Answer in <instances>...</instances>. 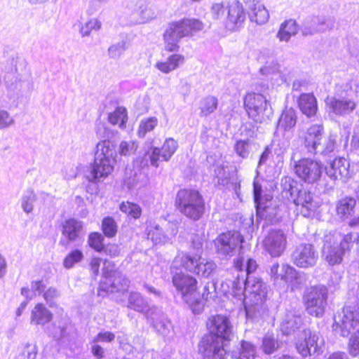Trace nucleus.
Masks as SVG:
<instances>
[{
  "label": "nucleus",
  "mask_w": 359,
  "mask_h": 359,
  "mask_svg": "<svg viewBox=\"0 0 359 359\" xmlns=\"http://www.w3.org/2000/svg\"><path fill=\"white\" fill-rule=\"evenodd\" d=\"M299 107L302 112L308 117L313 116L317 111V102L311 94H303L299 99Z\"/></svg>",
  "instance_id": "473e14b6"
},
{
  "label": "nucleus",
  "mask_w": 359,
  "mask_h": 359,
  "mask_svg": "<svg viewBox=\"0 0 359 359\" xmlns=\"http://www.w3.org/2000/svg\"><path fill=\"white\" fill-rule=\"evenodd\" d=\"M114 146L109 140L99 142L95 152V166L91 174L99 180L111 174L115 163Z\"/></svg>",
  "instance_id": "6e6552de"
},
{
  "label": "nucleus",
  "mask_w": 359,
  "mask_h": 359,
  "mask_svg": "<svg viewBox=\"0 0 359 359\" xmlns=\"http://www.w3.org/2000/svg\"><path fill=\"white\" fill-rule=\"evenodd\" d=\"M53 319V313L43 303H37L31 311L30 321L34 325H44Z\"/></svg>",
  "instance_id": "c756f323"
},
{
  "label": "nucleus",
  "mask_w": 359,
  "mask_h": 359,
  "mask_svg": "<svg viewBox=\"0 0 359 359\" xmlns=\"http://www.w3.org/2000/svg\"><path fill=\"white\" fill-rule=\"evenodd\" d=\"M221 292L224 295L231 294L239 306H244L248 318H257L260 311L267 312L263 303L266 299V285L259 278L250 280L248 277L244 281L240 278L236 280H226L221 284Z\"/></svg>",
  "instance_id": "f257e3e1"
},
{
  "label": "nucleus",
  "mask_w": 359,
  "mask_h": 359,
  "mask_svg": "<svg viewBox=\"0 0 359 359\" xmlns=\"http://www.w3.org/2000/svg\"><path fill=\"white\" fill-rule=\"evenodd\" d=\"M13 122L12 118L6 111L0 110V128H6Z\"/></svg>",
  "instance_id": "0e129e2a"
},
{
  "label": "nucleus",
  "mask_w": 359,
  "mask_h": 359,
  "mask_svg": "<svg viewBox=\"0 0 359 359\" xmlns=\"http://www.w3.org/2000/svg\"><path fill=\"white\" fill-rule=\"evenodd\" d=\"M324 127L321 124H313L309 126L302 137V140L307 151L312 154L314 149L323 140Z\"/></svg>",
  "instance_id": "a878e982"
},
{
  "label": "nucleus",
  "mask_w": 359,
  "mask_h": 359,
  "mask_svg": "<svg viewBox=\"0 0 359 359\" xmlns=\"http://www.w3.org/2000/svg\"><path fill=\"white\" fill-rule=\"evenodd\" d=\"M244 106L249 117L257 123L269 120L273 114L269 102L260 93L248 92L244 97Z\"/></svg>",
  "instance_id": "1a4fd4ad"
},
{
  "label": "nucleus",
  "mask_w": 359,
  "mask_h": 359,
  "mask_svg": "<svg viewBox=\"0 0 359 359\" xmlns=\"http://www.w3.org/2000/svg\"><path fill=\"white\" fill-rule=\"evenodd\" d=\"M323 170L320 161L310 158H303L294 163V171L297 176L308 184L318 182L322 176Z\"/></svg>",
  "instance_id": "4468645a"
},
{
  "label": "nucleus",
  "mask_w": 359,
  "mask_h": 359,
  "mask_svg": "<svg viewBox=\"0 0 359 359\" xmlns=\"http://www.w3.org/2000/svg\"><path fill=\"white\" fill-rule=\"evenodd\" d=\"M158 123V120L155 116L142 118L139 124L137 134L139 137L143 138L147 133L153 131Z\"/></svg>",
  "instance_id": "58836bf2"
},
{
  "label": "nucleus",
  "mask_w": 359,
  "mask_h": 359,
  "mask_svg": "<svg viewBox=\"0 0 359 359\" xmlns=\"http://www.w3.org/2000/svg\"><path fill=\"white\" fill-rule=\"evenodd\" d=\"M297 25L294 20H286L280 25V29L277 34V37L280 41L287 42L292 36L297 34Z\"/></svg>",
  "instance_id": "c9c22d12"
},
{
  "label": "nucleus",
  "mask_w": 359,
  "mask_h": 359,
  "mask_svg": "<svg viewBox=\"0 0 359 359\" xmlns=\"http://www.w3.org/2000/svg\"><path fill=\"white\" fill-rule=\"evenodd\" d=\"M37 348L35 344H27L24 346L19 354V359H36Z\"/></svg>",
  "instance_id": "4d7b16f0"
},
{
  "label": "nucleus",
  "mask_w": 359,
  "mask_h": 359,
  "mask_svg": "<svg viewBox=\"0 0 359 359\" xmlns=\"http://www.w3.org/2000/svg\"><path fill=\"white\" fill-rule=\"evenodd\" d=\"M257 357L256 347L252 343L247 341H241L240 349L241 359H255Z\"/></svg>",
  "instance_id": "49530a36"
},
{
  "label": "nucleus",
  "mask_w": 359,
  "mask_h": 359,
  "mask_svg": "<svg viewBox=\"0 0 359 359\" xmlns=\"http://www.w3.org/2000/svg\"><path fill=\"white\" fill-rule=\"evenodd\" d=\"M46 286L42 280H34L31 283V289L25 287L21 289V294L25 297L27 300L32 299L30 295L31 290L34 292L41 293L44 291Z\"/></svg>",
  "instance_id": "09e8293b"
},
{
  "label": "nucleus",
  "mask_w": 359,
  "mask_h": 359,
  "mask_svg": "<svg viewBox=\"0 0 359 359\" xmlns=\"http://www.w3.org/2000/svg\"><path fill=\"white\" fill-rule=\"evenodd\" d=\"M318 259V252L314 246L309 243L299 245L292 254L294 264L300 268L313 266Z\"/></svg>",
  "instance_id": "6ab92c4d"
},
{
  "label": "nucleus",
  "mask_w": 359,
  "mask_h": 359,
  "mask_svg": "<svg viewBox=\"0 0 359 359\" xmlns=\"http://www.w3.org/2000/svg\"><path fill=\"white\" fill-rule=\"evenodd\" d=\"M317 21L319 22V25L317 27H313L312 31H310L305 27L303 30V34L304 35L312 34L315 32H325V30L327 29L328 26L324 22L323 20H320L319 19H318Z\"/></svg>",
  "instance_id": "680f3d73"
},
{
  "label": "nucleus",
  "mask_w": 359,
  "mask_h": 359,
  "mask_svg": "<svg viewBox=\"0 0 359 359\" xmlns=\"http://www.w3.org/2000/svg\"><path fill=\"white\" fill-rule=\"evenodd\" d=\"M104 238L99 233H91V248L98 252H103L105 246L103 244Z\"/></svg>",
  "instance_id": "052dcab7"
},
{
  "label": "nucleus",
  "mask_w": 359,
  "mask_h": 359,
  "mask_svg": "<svg viewBox=\"0 0 359 359\" xmlns=\"http://www.w3.org/2000/svg\"><path fill=\"white\" fill-rule=\"evenodd\" d=\"M261 71L263 72V74H271V73L273 74L272 79H280L281 82L285 81V76L279 71L276 72L275 70H273L271 72L269 68L266 66L262 68Z\"/></svg>",
  "instance_id": "338daca9"
},
{
  "label": "nucleus",
  "mask_w": 359,
  "mask_h": 359,
  "mask_svg": "<svg viewBox=\"0 0 359 359\" xmlns=\"http://www.w3.org/2000/svg\"><path fill=\"white\" fill-rule=\"evenodd\" d=\"M236 153L243 158H245L250 154V142L248 140L237 141L234 146Z\"/></svg>",
  "instance_id": "13d9d810"
},
{
  "label": "nucleus",
  "mask_w": 359,
  "mask_h": 359,
  "mask_svg": "<svg viewBox=\"0 0 359 359\" xmlns=\"http://www.w3.org/2000/svg\"><path fill=\"white\" fill-rule=\"evenodd\" d=\"M243 241V237L240 232L229 231L220 233L214 241V244L219 257L229 258L239 251Z\"/></svg>",
  "instance_id": "9b49d317"
},
{
  "label": "nucleus",
  "mask_w": 359,
  "mask_h": 359,
  "mask_svg": "<svg viewBox=\"0 0 359 359\" xmlns=\"http://www.w3.org/2000/svg\"><path fill=\"white\" fill-rule=\"evenodd\" d=\"M262 348L266 354H271L278 348V341L273 334H266L262 340Z\"/></svg>",
  "instance_id": "3c124183"
},
{
  "label": "nucleus",
  "mask_w": 359,
  "mask_h": 359,
  "mask_svg": "<svg viewBox=\"0 0 359 359\" xmlns=\"http://www.w3.org/2000/svg\"><path fill=\"white\" fill-rule=\"evenodd\" d=\"M325 102L329 111L337 115L348 114L356 107V102L350 94L338 98L327 97Z\"/></svg>",
  "instance_id": "393cba45"
},
{
  "label": "nucleus",
  "mask_w": 359,
  "mask_h": 359,
  "mask_svg": "<svg viewBox=\"0 0 359 359\" xmlns=\"http://www.w3.org/2000/svg\"><path fill=\"white\" fill-rule=\"evenodd\" d=\"M217 107V99L214 96H208L201 101V116H207L213 113Z\"/></svg>",
  "instance_id": "ea45409f"
},
{
  "label": "nucleus",
  "mask_w": 359,
  "mask_h": 359,
  "mask_svg": "<svg viewBox=\"0 0 359 359\" xmlns=\"http://www.w3.org/2000/svg\"><path fill=\"white\" fill-rule=\"evenodd\" d=\"M102 230L105 236L113 238L116 235L118 225L111 217H106L102 219Z\"/></svg>",
  "instance_id": "37998d69"
},
{
  "label": "nucleus",
  "mask_w": 359,
  "mask_h": 359,
  "mask_svg": "<svg viewBox=\"0 0 359 359\" xmlns=\"http://www.w3.org/2000/svg\"><path fill=\"white\" fill-rule=\"evenodd\" d=\"M175 205L182 214L193 220L199 219L204 212L203 197L194 189L180 190L176 196Z\"/></svg>",
  "instance_id": "423d86ee"
},
{
  "label": "nucleus",
  "mask_w": 359,
  "mask_h": 359,
  "mask_svg": "<svg viewBox=\"0 0 359 359\" xmlns=\"http://www.w3.org/2000/svg\"><path fill=\"white\" fill-rule=\"evenodd\" d=\"M248 15L252 22L258 25L266 23L269 19V13L264 5L260 1L253 0L248 4Z\"/></svg>",
  "instance_id": "c85d7f7f"
},
{
  "label": "nucleus",
  "mask_w": 359,
  "mask_h": 359,
  "mask_svg": "<svg viewBox=\"0 0 359 359\" xmlns=\"http://www.w3.org/2000/svg\"><path fill=\"white\" fill-rule=\"evenodd\" d=\"M292 135H278V132L274 133V137L271 144V149L278 158V161H282L283 155L287 151L290 140Z\"/></svg>",
  "instance_id": "7c9ffc66"
},
{
  "label": "nucleus",
  "mask_w": 359,
  "mask_h": 359,
  "mask_svg": "<svg viewBox=\"0 0 359 359\" xmlns=\"http://www.w3.org/2000/svg\"><path fill=\"white\" fill-rule=\"evenodd\" d=\"M207 327L212 337L203 339L199 344L203 359H226L225 346L234 332L229 317L222 314L212 316L207 321Z\"/></svg>",
  "instance_id": "f03ea898"
},
{
  "label": "nucleus",
  "mask_w": 359,
  "mask_h": 359,
  "mask_svg": "<svg viewBox=\"0 0 359 359\" xmlns=\"http://www.w3.org/2000/svg\"><path fill=\"white\" fill-rule=\"evenodd\" d=\"M200 293L203 310L204 306V302L214 299L217 297L215 284L210 282L206 283L203 288L202 292H200Z\"/></svg>",
  "instance_id": "8fccbe9b"
},
{
  "label": "nucleus",
  "mask_w": 359,
  "mask_h": 359,
  "mask_svg": "<svg viewBox=\"0 0 359 359\" xmlns=\"http://www.w3.org/2000/svg\"><path fill=\"white\" fill-rule=\"evenodd\" d=\"M254 198L256 204L257 215L260 219H264L265 224L276 223L279 220L278 210L272 201L271 195H261V186L256 182H254Z\"/></svg>",
  "instance_id": "ddd939ff"
},
{
  "label": "nucleus",
  "mask_w": 359,
  "mask_h": 359,
  "mask_svg": "<svg viewBox=\"0 0 359 359\" xmlns=\"http://www.w3.org/2000/svg\"><path fill=\"white\" fill-rule=\"evenodd\" d=\"M83 254L79 250H74L68 253L63 260V265L67 269H70L83 259Z\"/></svg>",
  "instance_id": "603ef678"
},
{
  "label": "nucleus",
  "mask_w": 359,
  "mask_h": 359,
  "mask_svg": "<svg viewBox=\"0 0 359 359\" xmlns=\"http://www.w3.org/2000/svg\"><path fill=\"white\" fill-rule=\"evenodd\" d=\"M355 200L346 197L340 200L337 205V215L342 219H346L354 213Z\"/></svg>",
  "instance_id": "f704fd0d"
},
{
  "label": "nucleus",
  "mask_w": 359,
  "mask_h": 359,
  "mask_svg": "<svg viewBox=\"0 0 359 359\" xmlns=\"http://www.w3.org/2000/svg\"><path fill=\"white\" fill-rule=\"evenodd\" d=\"M202 252L196 253L179 252L173 260L172 267H182L203 278L209 277L216 268V264L210 260L202 257Z\"/></svg>",
  "instance_id": "39448f33"
},
{
  "label": "nucleus",
  "mask_w": 359,
  "mask_h": 359,
  "mask_svg": "<svg viewBox=\"0 0 359 359\" xmlns=\"http://www.w3.org/2000/svg\"><path fill=\"white\" fill-rule=\"evenodd\" d=\"M235 268L240 271H242L245 270L246 273L248 276H249L251 273L254 272L257 267V264L255 262V260L252 259H248L245 262L243 258H238L235 262Z\"/></svg>",
  "instance_id": "de8ad7c7"
},
{
  "label": "nucleus",
  "mask_w": 359,
  "mask_h": 359,
  "mask_svg": "<svg viewBox=\"0 0 359 359\" xmlns=\"http://www.w3.org/2000/svg\"><path fill=\"white\" fill-rule=\"evenodd\" d=\"M103 252L110 256H116L119 254V248L117 245L111 244L105 246Z\"/></svg>",
  "instance_id": "774afa93"
},
{
  "label": "nucleus",
  "mask_w": 359,
  "mask_h": 359,
  "mask_svg": "<svg viewBox=\"0 0 359 359\" xmlns=\"http://www.w3.org/2000/svg\"><path fill=\"white\" fill-rule=\"evenodd\" d=\"M293 201L297 210L306 217L313 216L320 205L319 202L305 190H300Z\"/></svg>",
  "instance_id": "4be33fe9"
},
{
  "label": "nucleus",
  "mask_w": 359,
  "mask_h": 359,
  "mask_svg": "<svg viewBox=\"0 0 359 359\" xmlns=\"http://www.w3.org/2000/svg\"><path fill=\"white\" fill-rule=\"evenodd\" d=\"M154 327L163 336H168L172 329L171 323L166 318H161L153 323Z\"/></svg>",
  "instance_id": "6e6d98bb"
},
{
  "label": "nucleus",
  "mask_w": 359,
  "mask_h": 359,
  "mask_svg": "<svg viewBox=\"0 0 359 359\" xmlns=\"http://www.w3.org/2000/svg\"><path fill=\"white\" fill-rule=\"evenodd\" d=\"M327 291L323 285L311 287L304 295L307 312L316 317L323 316L327 305Z\"/></svg>",
  "instance_id": "2eb2a0df"
},
{
  "label": "nucleus",
  "mask_w": 359,
  "mask_h": 359,
  "mask_svg": "<svg viewBox=\"0 0 359 359\" xmlns=\"http://www.w3.org/2000/svg\"><path fill=\"white\" fill-rule=\"evenodd\" d=\"M62 235L63 239L60 241V244L66 246L70 242L81 240L84 231L83 224L74 218H69L62 223Z\"/></svg>",
  "instance_id": "412c9836"
},
{
  "label": "nucleus",
  "mask_w": 359,
  "mask_h": 359,
  "mask_svg": "<svg viewBox=\"0 0 359 359\" xmlns=\"http://www.w3.org/2000/svg\"><path fill=\"white\" fill-rule=\"evenodd\" d=\"M123 6L126 12L132 15L133 20L136 24L149 22L156 16L155 11L149 7L144 0L126 1Z\"/></svg>",
  "instance_id": "dca6fc26"
},
{
  "label": "nucleus",
  "mask_w": 359,
  "mask_h": 359,
  "mask_svg": "<svg viewBox=\"0 0 359 359\" xmlns=\"http://www.w3.org/2000/svg\"><path fill=\"white\" fill-rule=\"evenodd\" d=\"M349 167L350 163L346 158L337 157L327 165L325 172L331 179L346 180L351 176Z\"/></svg>",
  "instance_id": "b1692460"
},
{
  "label": "nucleus",
  "mask_w": 359,
  "mask_h": 359,
  "mask_svg": "<svg viewBox=\"0 0 359 359\" xmlns=\"http://www.w3.org/2000/svg\"><path fill=\"white\" fill-rule=\"evenodd\" d=\"M58 295L57 290L54 287H49L46 291H43V297L46 302H52Z\"/></svg>",
  "instance_id": "69168bd1"
},
{
  "label": "nucleus",
  "mask_w": 359,
  "mask_h": 359,
  "mask_svg": "<svg viewBox=\"0 0 359 359\" xmlns=\"http://www.w3.org/2000/svg\"><path fill=\"white\" fill-rule=\"evenodd\" d=\"M119 208L122 212L134 219H138L142 214L141 208L137 204L131 202L121 203Z\"/></svg>",
  "instance_id": "c03bdc74"
},
{
  "label": "nucleus",
  "mask_w": 359,
  "mask_h": 359,
  "mask_svg": "<svg viewBox=\"0 0 359 359\" xmlns=\"http://www.w3.org/2000/svg\"><path fill=\"white\" fill-rule=\"evenodd\" d=\"M297 123V114L292 108H286L282 112L275 132L278 135H290L293 136L292 130Z\"/></svg>",
  "instance_id": "bb28decb"
},
{
  "label": "nucleus",
  "mask_w": 359,
  "mask_h": 359,
  "mask_svg": "<svg viewBox=\"0 0 359 359\" xmlns=\"http://www.w3.org/2000/svg\"><path fill=\"white\" fill-rule=\"evenodd\" d=\"M332 329L337 334L350 336L348 351L351 356L359 358V306H344L334 316Z\"/></svg>",
  "instance_id": "7ed1b4c3"
},
{
  "label": "nucleus",
  "mask_w": 359,
  "mask_h": 359,
  "mask_svg": "<svg viewBox=\"0 0 359 359\" xmlns=\"http://www.w3.org/2000/svg\"><path fill=\"white\" fill-rule=\"evenodd\" d=\"M109 122L112 125H117L120 128H126V123L128 121L127 110L123 107H118L116 109L108 115Z\"/></svg>",
  "instance_id": "e433bc0d"
},
{
  "label": "nucleus",
  "mask_w": 359,
  "mask_h": 359,
  "mask_svg": "<svg viewBox=\"0 0 359 359\" xmlns=\"http://www.w3.org/2000/svg\"><path fill=\"white\" fill-rule=\"evenodd\" d=\"M298 353L304 357L323 352L324 339L320 334L309 329L299 332L295 341Z\"/></svg>",
  "instance_id": "f8f14e48"
},
{
  "label": "nucleus",
  "mask_w": 359,
  "mask_h": 359,
  "mask_svg": "<svg viewBox=\"0 0 359 359\" xmlns=\"http://www.w3.org/2000/svg\"><path fill=\"white\" fill-rule=\"evenodd\" d=\"M127 49L126 42L121 41L111 45L108 49V55L111 58L118 59Z\"/></svg>",
  "instance_id": "864d4df0"
},
{
  "label": "nucleus",
  "mask_w": 359,
  "mask_h": 359,
  "mask_svg": "<svg viewBox=\"0 0 359 359\" xmlns=\"http://www.w3.org/2000/svg\"><path fill=\"white\" fill-rule=\"evenodd\" d=\"M352 241V235L342 236L337 232L325 236L323 256L330 265L340 264L343 255L348 250Z\"/></svg>",
  "instance_id": "0eeeda50"
},
{
  "label": "nucleus",
  "mask_w": 359,
  "mask_h": 359,
  "mask_svg": "<svg viewBox=\"0 0 359 359\" xmlns=\"http://www.w3.org/2000/svg\"><path fill=\"white\" fill-rule=\"evenodd\" d=\"M128 306L135 311L143 312L147 308V304L140 293L131 292L128 299Z\"/></svg>",
  "instance_id": "79ce46f5"
},
{
  "label": "nucleus",
  "mask_w": 359,
  "mask_h": 359,
  "mask_svg": "<svg viewBox=\"0 0 359 359\" xmlns=\"http://www.w3.org/2000/svg\"><path fill=\"white\" fill-rule=\"evenodd\" d=\"M114 338V334L110 332H100L95 337V341L110 342Z\"/></svg>",
  "instance_id": "e2e57ef3"
},
{
  "label": "nucleus",
  "mask_w": 359,
  "mask_h": 359,
  "mask_svg": "<svg viewBox=\"0 0 359 359\" xmlns=\"http://www.w3.org/2000/svg\"><path fill=\"white\" fill-rule=\"evenodd\" d=\"M137 147L138 144L135 140H123L118 145V152L121 156H129L136 151Z\"/></svg>",
  "instance_id": "a18cd8bd"
},
{
  "label": "nucleus",
  "mask_w": 359,
  "mask_h": 359,
  "mask_svg": "<svg viewBox=\"0 0 359 359\" xmlns=\"http://www.w3.org/2000/svg\"><path fill=\"white\" fill-rule=\"evenodd\" d=\"M109 281L111 283V288L105 289L111 292L125 291L127 290L129 284V280L125 276L119 273L114 276L113 280L109 278Z\"/></svg>",
  "instance_id": "a19ab883"
},
{
  "label": "nucleus",
  "mask_w": 359,
  "mask_h": 359,
  "mask_svg": "<svg viewBox=\"0 0 359 359\" xmlns=\"http://www.w3.org/2000/svg\"><path fill=\"white\" fill-rule=\"evenodd\" d=\"M184 62V57L180 54H172L165 60L156 62L155 67L163 74H169L177 69Z\"/></svg>",
  "instance_id": "2f4dec72"
},
{
  "label": "nucleus",
  "mask_w": 359,
  "mask_h": 359,
  "mask_svg": "<svg viewBox=\"0 0 359 359\" xmlns=\"http://www.w3.org/2000/svg\"><path fill=\"white\" fill-rule=\"evenodd\" d=\"M183 21L189 35L201 31L204 27L203 23L198 19L186 18Z\"/></svg>",
  "instance_id": "5fc2aeb1"
},
{
  "label": "nucleus",
  "mask_w": 359,
  "mask_h": 359,
  "mask_svg": "<svg viewBox=\"0 0 359 359\" xmlns=\"http://www.w3.org/2000/svg\"><path fill=\"white\" fill-rule=\"evenodd\" d=\"M286 244V236L283 231L275 229L270 231L262 242L264 250L274 257L283 253Z\"/></svg>",
  "instance_id": "aec40b11"
},
{
  "label": "nucleus",
  "mask_w": 359,
  "mask_h": 359,
  "mask_svg": "<svg viewBox=\"0 0 359 359\" xmlns=\"http://www.w3.org/2000/svg\"><path fill=\"white\" fill-rule=\"evenodd\" d=\"M269 274L274 282L283 281L292 290L299 287L305 281L304 274L287 264L280 266L278 262L273 263Z\"/></svg>",
  "instance_id": "9d476101"
},
{
  "label": "nucleus",
  "mask_w": 359,
  "mask_h": 359,
  "mask_svg": "<svg viewBox=\"0 0 359 359\" xmlns=\"http://www.w3.org/2000/svg\"><path fill=\"white\" fill-rule=\"evenodd\" d=\"M302 325V318L299 312L295 309L287 311L283 316L280 330L285 334L294 332Z\"/></svg>",
  "instance_id": "cd10ccee"
},
{
  "label": "nucleus",
  "mask_w": 359,
  "mask_h": 359,
  "mask_svg": "<svg viewBox=\"0 0 359 359\" xmlns=\"http://www.w3.org/2000/svg\"><path fill=\"white\" fill-rule=\"evenodd\" d=\"M178 148V142L172 137L165 140L161 148L157 147H151L145 154V157H148L150 163L154 167H158L159 161H168Z\"/></svg>",
  "instance_id": "f3484780"
},
{
  "label": "nucleus",
  "mask_w": 359,
  "mask_h": 359,
  "mask_svg": "<svg viewBox=\"0 0 359 359\" xmlns=\"http://www.w3.org/2000/svg\"><path fill=\"white\" fill-rule=\"evenodd\" d=\"M147 238L151 240L154 245H161L167 243L169 238L163 230L155 224H151L147 228Z\"/></svg>",
  "instance_id": "4c0bfd02"
},
{
  "label": "nucleus",
  "mask_w": 359,
  "mask_h": 359,
  "mask_svg": "<svg viewBox=\"0 0 359 359\" xmlns=\"http://www.w3.org/2000/svg\"><path fill=\"white\" fill-rule=\"evenodd\" d=\"M231 2H222L214 4L212 6V13L213 16L218 19L224 15L226 11H228V6Z\"/></svg>",
  "instance_id": "bf43d9fd"
},
{
  "label": "nucleus",
  "mask_w": 359,
  "mask_h": 359,
  "mask_svg": "<svg viewBox=\"0 0 359 359\" xmlns=\"http://www.w3.org/2000/svg\"><path fill=\"white\" fill-rule=\"evenodd\" d=\"M245 20V13L241 3L233 1L228 6L225 27L230 31H238Z\"/></svg>",
  "instance_id": "5701e85b"
},
{
  "label": "nucleus",
  "mask_w": 359,
  "mask_h": 359,
  "mask_svg": "<svg viewBox=\"0 0 359 359\" xmlns=\"http://www.w3.org/2000/svg\"><path fill=\"white\" fill-rule=\"evenodd\" d=\"M187 36L189 34L183 20L170 23L163 34L165 50L169 52L177 51L180 40Z\"/></svg>",
  "instance_id": "a211bd4d"
},
{
  "label": "nucleus",
  "mask_w": 359,
  "mask_h": 359,
  "mask_svg": "<svg viewBox=\"0 0 359 359\" xmlns=\"http://www.w3.org/2000/svg\"><path fill=\"white\" fill-rule=\"evenodd\" d=\"M172 284L177 292L192 309L194 313L202 311L201 293L198 290V281L190 274L176 272L172 276Z\"/></svg>",
  "instance_id": "20e7f679"
},
{
  "label": "nucleus",
  "mask_w": 359,
  "mask_h": 359,
  "mask_svg": "<svg viewBox=\"0 0 359 359\" xmlns=\"http://www.w3.org/2000/svg\"><path fill=\"white\" fill-rule=\"evenodd\" d=\"M337 135L331 133L327 137L323 136V140H320L317 147L314 149L312 154L327 155L333 152L336 147Z\"/></svg>",
  "instance_id": "72a5a7b5"
}]
</instances>
